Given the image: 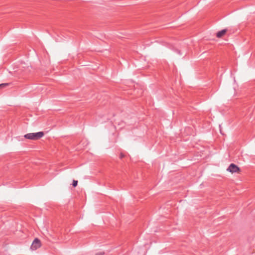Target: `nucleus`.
Segmentation results:
<instances>
[{
    "label": "nucleus",
    "mask_w": 255,
    "mask_h": 255,
    "mask_svg": "<svg viewBox=\"0 0 255 255\" xmlns=\"http://www.w3.org/2000/svg\"><path fill=\"white\" fill-rule=\"evenodd\" d=\"M44 133L43 131H39L37 132L27 133L24 135V137L26 139L37 140L42 137Z\"/></svg>",
    "instance_id": "obj_1"
},
{
    "label": "nucleus",
    "mask_w": 255,
    "mask_h": 255,
    "mask_svg": "<svg viewBox=\"0 0 255 255\" xmlns=\"http://www.w3.org/2000/svg\"><path fill=\"white\" fill-rule=\"evenodd\" d=\"M41 246V243L40 240L36 238L34 239V240L33 241L31 246V249L32 250H36L38 248H39Z\"/></svg>",
    "instance_id": "obj_2"
},
{
    "label": "nucleus",
    "mask_w": 255,
    "mask_h": 255,
    "mask_svg": "<svg viewBox=\"0 0 255 255\" xmlns=\"http://www.w3.org/2000/svg\"><path fill=\"white\" fill-rule=\"evenodd\" d=\"M240 168L234 163L231 164L228 168H227V171L232 172V173H236L240 171Z\"/></svg>",
    "instance_id": "obj_3"
},
{
    "label": "nucleus",
    "mask_w": 255,
    "mask_h": 255,
    "mask_svg": "<svg viewBox=\"0 0 255 255\" xmlns=\"http://www.w3.org/2000/svg\"><path fill=\"white\" fill-rule=\"evenodd\" d=\"M227 30L226 29L219 31L216 33V36L218 38L222 37L223 35L225 34Z\"/></svg>",
    "instance_id": "obj_4"
},
{
    "label": "nucleus",
    "mask_w": 255,
    "mask_h": 255,
    "mask_svg": "<svg viewBox=\"0 0 255 255\" xmlns=\"http://www.w3.org/2000/svg\"><path fill=\"white\" fill-rule=\"evenodd\" d=\"M78 184V181L77 180H73L72 185L73 187H76L77 186Z\"/></svg>",
    "instance_id": "obj_5"
},
{
    "label": "nucleus",
    "mask_w": 255,
    "mask_h": 255,
    "mask_svg": "<svg viewBox=\"0 0 255 255\" xmlns=\"http://www.w3.org/2000/svg\"><path fill=\"white\" fill-rule=\"evenodd\" d=\"M8 84H9L8 83L1 84H0V87H5L7 86Z\"/></svg>",
    "instance_id": "obj_6"
},
{
    "label": "nucleus",
    "mask_w": 255,
    "mask_h": 255,
    "mask_svg": "<svg viewBox=\"0 0 255 255\" xmlns=\"http://www.w3.org/2000/svg\"><path fill=\"white\" fill-rule=\"evenodd\" d=\"M104 254V252H100V253H97L96 254V255H103Z\"/></svg>",
    "instance_id": "obj_7"
},
{
    "label": "nucleus",
    "mask_w": 255,
    "mask_h": 255,
    "mask_svg": "<svg viewBox=\"0 0 255 255\" xmlns=\"http://www.w3.org/2000/svg\"><path fill=\"white\" fill-rule=\"evenodd\" d=\"M124 157V155L122 153H121V154H120V158L122 159Z\"/></svg>",
    "instance_id": "obj_8"
}]
</instances>
